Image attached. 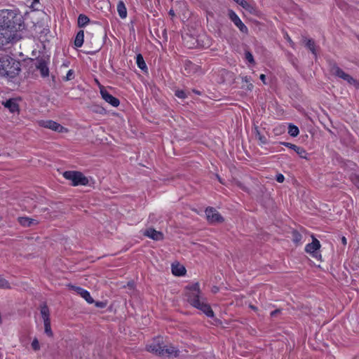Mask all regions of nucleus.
<instances>
[{
  "mask_svg": "<svg viewBox=\"0 0 359 359\" xmlns=\"http://www.w3.org/2000/svg\"><path fill=\"white\" fill-rule=\"evenodd\" d=\"M22 16L13 11H2L0 15V49L21 39L20 27Z\"/></svg>",
  "mask_w": 359,
  "mask_h": 359,
  "instance_id": "1",
  "label": "nucleus"
},
{
  "mask_svg": "<svg viewBox=\"0 0 359 359\" xmlns=\"http://www.w3.org/2000/svg\"><path fill=\"white\" fill-rule=\"evenodd\" d=\"M187 301L191 305L203 311L208 317H213L214 313L210 305L205 302L198 283L187 287Z\"/></svg>",
  "mask_w": 359,
  "mask_h": 359,
  "instance_id": "2",
  "label": "nucleus"
},
{
  "mask_svg": "<svg viewBox=\"0 0 359 359\" xmlns=\"http://www.w3.org/2000/svg\"><path fill=\"white\" fill-rule=\"evenodd\" d=\"M21 70L20 62L8 55H0V76L14 78Z\"/></svg>",
  "mask_w": 359,
  "mask_h": 359,
  "instance_id": "3",
  "label": "nucleus"
},
{
  "mask_svg": "<svg viewBox=\"0 0 359 359\" xmlns=\"http://www.w3.org/2000/svg\"><path fill=\"white\" fill-rule=\"evenodd\" d=\"M330 73L332 75L346 81L348 84L354 86L356 88H359V81L346 73L336 63L331 65Z\"/></svg>",
  "mask_w": 359,
  "mask_h": 359,
  "instance_id": "4",
  "label": "nucleus"
},
{
  "mask_svg": "<svg viewBox=\"0 0 359 359\" xmlns=\"http://www.w3.org/2000/svg\"><path fill=\"white\" fill-rule=\"evenodd\" d=\"M65 179L72 182L73 186L86 185L88 184V180L83 173L79 171H65L63 173Z\"/></svg>",
  "mask_w": 359,
  "mask_h": 359,
  "instance_id": "5",
  "label": "nucleus"
},
{
  "mask_svg": "<svg viewBox=\"0 0 359 359\" xmlns=\"http://www.w3.org/2000/svg\"><path fill=\"white\" fill-rule=\"evenodd\" d=\"M163 348L164 343L162 337H157L154 338L153 341L147 346L148 351L155 353L159 356H163Z\"/></svg>",
  "mask_w": 359,
  "mask_h": 359,
  "instance_id": "6",
  "label": "nucleus"
},
{
  "mask_svg": "<svg viewBox=\"0 0 359 359\" xmlns=\"http://www.w3.org/2000/svg\"><path fill=\"white\" fill-rule=\"evenodd\" d=\"M38 124L43 128H48L58 133H64L67 131V128L52 120H40L38 121Z\"/></svg>",
  "mask_w": 359,
  "mask_h": 359,
  "instance_id": "7",
  "label": "nucleus"
},
{
  "mask_svg": "<svg viewBox=\"0 0 359 359\" xmlns=\"http://www.w3.org/2000/svg\"><path fill=\"white\" fill-rule=\"evenodd\" d=\"M205 215L208 221L211 224L222 223V222H224V218L213 208H207L205 210Z\"/></svg>",
  "mask_w": 359,
  "mask_h": 359,
  "instance_id": "8",
  "label": "nucleus"
},
{
  "mask_svg": "<svg viewBox=\"0 0 359 359\" xmlns=\"http://www.w3.org/2000/svg\"><path fill=\"white\" fill-rule=\"evenodd\" d=\"M229 17L234 25L239 29V30L245 34L248 32V27L243 24L240 18L236 14L235 12L230 10L229 11Z\"/></svg>",
  "mask_w": 359,
  "mask_h": 359,
  "instance_id": "9",
  "label": "nucleus"
},
{
  "mask_svg": "<svg viewBox=\"0 0 359 359\" xmlns=\"http://www.w3.org/2000/svg\"><path fill=\"white\" fill-rule=\"evenodd\" d=\"M100 94L103 100H104L110 104L113 107H118L120 104L119 100L111 94L103 87L100 88Z\"/></svg>",
  "mask_w": 359,
  "mask_h": 359,
  "instance_id": "10",
  "label": "nucleus"
},
{
  "mask_svg": "<svg viewBox=\"0 0 359 359\" xmlns=\"http://www.w3.org/2000/svg\"><path fill=\"white\" fill-rule=\"evenodd\" d=\"M35 66L37 69L40 71L42 77H47L49 75V69L48 63L44 58H38L35 62Z\"/></svg>",
  "mask_w": 359,
  "mask_h": 359,
  "instance_id": "11",
  "label": "nucleus"
},
{
  "mask_svg": "<svg viewBox=\"0 0 359 359\" xmlns=\"http://www.w3.org/2000/svg\"><path fill=\"white\" fill-rule=\"evenodd\" d=\"M18 100H20V97L19 98H11V99L6 100V102H3L2 104L6 108L8 109L10 112H11V113L18 112L19 114L20 109L19 104L18 102Z\"/></svg>",
  "mask_w": 359,
  "mask_h": 359,
  "instance_id": "12",
  "label": "nucleus"
},
{
  "mask_svg": "<svg viewBox=\"0 0 359 359\" xmlns=\"http://www.w3.org/2000/svg\"><path fill=\"white\" fill-rule=\"evenodd\" d=\"M143 235L154 241H162L164 238L163 233L161 231H156L153 228L146 229Z\"/></svg>",
  "mask_w": 359,
  "mask_h": 359,
  "instance_id": "13",
  "label": "nucleus"
},
{
  "mask_svg": "<svg viewBox=\"0 0 359 359\" xmlns=\"http://www.w3.org/2000/svg\"><path fill=\"white\" fill-rule=\"evenodd\" d=\"M280 144L290 149H293V151H294L301 158H306L307 153L303 147H298L290 142H280Z\"/></svg>",
  "mask_w": 359,
  "mask_h": 359,
  "instance_id": "14",
  "label": "nucleus"
},
{
  "mask_svg": "<svg viewBox=\"0 0 359 359\" xmlns=\"http://www.w3.org/2000/svg\"><path fill=\"white\" fill-rule=\"evenodd\" d=\"M320 247V244L318 240L316 238H313V241L309 243L305 247V251L308 253H315L317 250Z\"/></svg>",
  "mask_w": 359,
  "mask_h": 359,
  "instance_id": "15",
  "label": "nucleus"
},
{
  "mask_svg": "<svg viewBox=\"0 0 359 359\" xmlns=\"http://www.w3.org/2000/svg\"><path fill=\"white\" fill-rule=\"evenodd\" d=\"M179 350L172 346H166L164 345V348H163V356L174 355L175 357H177L179 355Z\"/></svg>",
  "mask_w": 359,
  "mask_h": 359,
  "instance_id": "16",
  "label": "nucleus"
},
{
  "mask_svg": "<svg viewBox=\"0 0 359 359\" xmlns=\"http://www.w3.org/2000/svg\"><path fill=\"white\" fill-rule=\"evenodd\" d=\"M172 272L175 276H180L185 274L186 269L182 265L180 264H172Z\"/></svg>",
  "mask_w": 359,
  "mask_h": 359,
  "instance_id": "17",
  "label": "nucleus"
},
{
  "mask_svg": "<svg viewBox=\"0 0 359 359\" xmlns=\"http://www.w3.org/2000/svg\"><path fill=\"white\" fill-rule=\"evenodd\" d=\"M25 4L32 11H39L41 6L39 0H26Z\"/></svg>",
  "mask_w": 359,
  "mask_h": 359,
  "instance_id": "18",
  "label": "nucleus"
},
{
  "mask_svg": "<svg viewBox=\"0 0 359 359\" xmlns=\"http://www.w3.org/2000/svg\"><path fill=\"white\" fill-rule=\"evenodd\" d=\"M117 11L118 13L119 16L121 18H126L127 16V10L125 6V4L123 1H119L117 5Z\"/></svg>",
  "mask_w": 359,
  "mask_h": 359,
  "instance_id": "19",
  "label": "nucleus"
},
{
  "mask_svg": "<svg viewBox=\"0 0 359 359\" xmlns=\"http://www.w3.org/2000/svg\"><path fill=\"white\" fill-rule=\"evenodd\" d=\"M84 32L83 30H80L75 38L74 45L79 48L81 47L83 43Z\"/></svg>",
  "mask_w": 359,
  "mask_h": 359,
  "instance_id": "20",
  "label": "nucleus"
},
{
  "mask_svg": "<svg viewBox=\"0 0 359 359\" xmlns=\"http://www.w3.org/2000/svg\"><path fill=\"white\" fill-rule=\"evenodd\" d=\"M90 22V19L88 16L83 14H80L78 18V26L79 27H83L88 25Z\"/></svg>",
  "mask_w": 359,
  "mask_h": 359,
  "instance_id": "21",
  "label": "nucleus"
},
{
  "mask_svg": "<svg viewBox=\"0 0 359 359\" xmlns=\"http://www.w3.org/2000/svg\"><path fill=\"white\" fill-rule=\"evenodd\" d=\"M136 62L138 66V67L144 70L147 69V65L144 60V58L141 54H138L136 57Z\"/></svg>",
  "mask_w": 359,
  "mask_h": 359,
  "instance_id": "22",
  "label": "nucleus"
},
{
  "mask_svg": "<svg viewBox=\"0 0 359 359\" xmlns=\"http://www.w3.org/2000/svg\"><path fill=\"white\" fill-rule=\"evenodd\" d=\"M41 314L42 316V318L44 321L46 320H50V313H49V309L46 305H43L41 309Z\"/></svg>",
  "mask_w": 359,
  "mask_h": 359,
  "instance_id": "23",
  "label": "nucleus"
},
{
  "mask_svg": "<svg viewBox=\"0 0 359 359\" xmlns=\"http://www.w3.org/2000/svg\"><path fill=\"white\" fill-rule=\"evenodd\" d=\"M236 3L250 12H252L254 9L252 6L245 0H237Z\"/></svg>",
  "mask_w": 359,
  "mask_h": 359,
  "instance_id": "24",
  "label": "nucleus"
},
{
  "mask_svg": "<svg viewBox=\"0 0 359 359\" xmlns=\"http://www.w3.org/2000/svg\"><path fill=\"white\" fill-rule=\"evenodd\" d=\"M305 46L312 52V53L316 55V52L315 49V42L313 39H305Z\"/></svg>",
  "mask_w": 359,
  "mask_h": 359,
  "instance_id": "25",
  "label": "nucleus"
},
{
  "mask_svg": "<svg viewBox=\"0 0 359 359\" xmlns=\"http://www.w3.org/2000/svg\"><path fill=\"white\" fill-rule=\"evenodd\" d=\"M255 133L256 138H257L262 144H266L267 140L266 137L260 133L257 126L255 127Z\"/></svg>",
  "mask_w": 359,
  "mask_h": 359,
  "instance_id": "26",
  "label": "nucleus"
},
{
  "mask_svg": "<svg viewBox=\"0 0 359 359\" xmlns=\"http://www.w3.org/2000/svg\"><path fill=\"white\" fill-rule=\"evenodd\" d=\"M37 224V220L24 217V227L34 226Z\"/></svg>",
  "mask_w": 359,
  "mask_h": 359,
  "instance_id": "27",
  "label": "nucleus"
},
{
  "mask_svg": "<svg viewBox=\"0 0 359 359\" xmlns=\"http://www.w3.org/2000/svg\"><path fill=\"white\" fill-rule=\"evenodd\" d=\"M43 324H44V332L48 337H53V333L52 330H51L50 320L44 321Z\"/></svg>",
  "mask_w": 359,
  "mask_h": 359,
  "instance_id": "28",
  "label": "nucleus"
},
{
  "mask_svg": "<svg viewBox=\"0 0 359 359\" xmlns=\"http://www.w3.org/2000/svg\"><path fill=\"white\" fill-rule=\"evenodd\" d=\"M299 128L296 126L292 125V124L289 125L288 133L292 137H297L299 134Z\"/></svg>",
  "mask_w": 359,
  "mask_h": 359,
  "instance_id": "29",
  "label": "nucleus"
},
{
  "mask_svg": "<svg viewBox=\"0 0 359 359\" xmlns=\"http://www.w3.org/2000/svg\"><path fill=\"white\" fill-rule=\"evenodd\" d=\"M241 79H242L243 83H246L245 89L248 90H252L253 88V85H252V83H250V81H251L250 77H248L247 76H242Z\"/></svg>",
  "mask_w": 359,
  "mask_h": 359,
  "instance_id": "30",
  "label": "nucleus"
},
{
  "mask_svg": "<svg viewBox=\"0 0 359 359\" xmlns=\"http://www.w3.org/2000/svg\"><path fill=\"white\" fill-rule=\"evenodd\" d=\"M81 297H82L89 304H92L94 302L90 293L86 290L81 293Z\"/></svg>",
  "mask_w": 359,
  "mask_h": 359,
  "instance_id": "31",
  "label": "nucleus"
},
{
  "mask_svg": "<svg viewBox=\"0 0 359 359\" xmlns=\"http://www.w3.org/2000/svg\"><path fill=\"white\" fill-rule=\"evenodd\" d=\"M302 238V235L297 231H294L292 232V241L296 244H299L301 243Z\"/></svg>",
  "mask_w": 359,
  "mask_h": 359,
  "instance_id": "32",
  "label": "nucleus"
},
{
  "mask_svg": "<svg viewBox=\"0 0 359 359\" xmlns=\"http://www.w3.org/2000/svg\"><path fill=\"white\" fill-rule=\"evenodd\" d=\"M31 347L33 351H37L40 350V344L37 338H34L31 344Z\"/></svg>",
  "mask_w": 359,
  "mask_h": 359,
  "instance_id": "33",
  "label": "nucleus"
},
{
  "mask_svg": "<svg viewBox=\"0 0 359 359\" xmlns=\"http://www.w3.org/2000/svg\"><path fill=\"white\" fill-rule=\"evenodd\" d=\"M245 57L250 63H251V64L255 63L253 55L250 51H248V50L245 51Z\"/></svg>",
  "mask_w": 359,
  "mask_h": 359,
  "instance_id": "34",
  "label": "nucleus"
},
{
  "mask_svg": "<svg viewBox=\"0 0 359 359\" xmlns=\"http://www.w3.org/2000/svg\"><path fill=\"white\" fill-rule=\"evenodd\" d=\"M9 287L8 282L0 276V288H8Z\"/></svg>",
  "mask_w": 359,
  "mask_h": 359,
  "instance_id": "35",
  "label": "nucleus"
},
{
  "mask_svg": "<svg viewBox=\"0 0 359 359\" xmlns=\"http://www.w3.org/2000/svg\"><path fill=\"white\" fill-rule=\"evenodd\" d=\"M74 72L72 69H69L66 75V76L64 78L65 81H70L72 80L74 77Z\"/></svg>",
  "mask_w": 359,
  "mask_h": 359,
  "instance_id": "36",
  "label": "nucleus"
},
{
  "mask_svg": "<svg viewBox=\"0 0 359 359\" xmlns=\"http://www.w3.org/2000/svg\"><path fill=\"white\" fill-rule=\"evenodd\" d=\"M69 287L70 288H72V290H75L77 292V294H79L80 295H81V293H82L83 291H84V289L79 287H76V286H74V285H69Z\"/></svg>",
  "mask_w": 359,
  "mask_h": 359,
  "instance_id": "37",
  "label": "nucleus"
},
{
  "mask_svg": "<svg viewBox=\"0 0 359 359\" xmlns=\"http://www.w3.org/2000/svg\"><path fill=\"white\" fill-rule=\"evenodd\" d=\"M284 180H285V177H284L283 175L278 174L276 175V181L278 182L282 183V182H283Z\"/></svg>",
  "mask_w": 359,
  "mask_h": 359,
  "instance_id": "38",
  "label": "nucleus"
},
{
  "mask_svg": "<svg viewBox=\"0 0 359 359\" xmlns=\"http://www.w3.org/2000/svg\"><path fill=\"white\" fill-rule=\"evenodd\" d=\"M176 96H177L180 98H184L185 97V93L182 90H178L175 93Z\"/></svg>",
  "mask_w": 359,
  "mask_h": 359,
  "instance_id": "39",
  "label": "nucleus"
},
{
  "mask_svg": "<svg viewBox=\"0 0 359 359\" xmlns=\"http://www.w3.org/2000/svg\"><path fill=\"white\" fill-rule=\"evenodd\" d=\"M280 313V309H276V310L273 311L271 313V317H274V316H276L277 314H278Z\"/></svg>",
  "mask_w": 359,
  "mask_h": 359,
  "instance_id": "40",
  "label": "nucleus"
},
{
  "mask_svg": "<svg viewBox=\"0 0 359 359\" xmlns=\"http://www.w3.org/2000/svg\"><path fill=\"white\" fill-rule=\"evenodd\" d=\"M287 40L288 41V42L290 43V46H293L294 45V42L291 40V39L290 38V36L287 34L286 35V37Z\"/></svg>",
  "mask_w": 359,
  "mask_h": 359,
  "instance_id": "41",
  "label": "nucleus"
},
{
  "mask_svg": "<svg viewBox=\"0 0 359 359\" xmlns=\"http://www.w3.org/2000/svg\"><path fill=\"white\" fill-rule=\"evenodd\" d=\"M259 78L264 83H266V76L264 74H261Z\"/></svg>",
  "mask_w": 359,
  "mask_h": 359,
  "instance_id": "42",
  "label": "nucleus"
},
{
  "mask_svg": "<svg viewBox=\"0 0 359 359\" xmlns=\"http://www.w3.org/2000/svg\"><path fill=\"white\" fill-rule=\"evenodd\" d=\"M95 305L97 307H100V308H102L104 306V303H102V302H96Z\"/></svg>",
  "mask_w": 359,
  "mask_h": 359,
  "instance_id": "43",
  "label": "nucleus"
},
{
  "mask_svg": "<svg viewBox=\"0 0 359 359\" xmlns=\"http://www.w3.org/2000/svg\"><path fill=\"white\" fill-rule=\"evenodd\" d=\"M341 239V242H342V243H343L344 245H346V243H347V241H346V237L342 236Z\"/></svg>",
  "mask_w": 359,
  "mask_h": 359,
  "instance_id": "44",
  "label": "nucleus"
},
{
  "mask_svg": "<svg viewBox=\"0 0 359 359\" xmlns=\"http://www.w3.org/2000/svg\"><path fill=\"white\" fill-rule=\"evenodd\" d=\"M217 291H218V287H214L212 288V292H215H215H217Z\"/></svg>",
  "mask_w": 359,
  "mask_h": 359,
  "instance_id": "45",
  "label": "nucleus"
},
{
  "mask_svg": "<svg viewBox=\"0 0 359 359\" xmlns=\"http://www.w3.org/2000/svg\"><path fill=\"white\" fill-rule=\"evenodd\" d=\"M18 221H19V222H20V224H22V217H18Z\"/></svg>",
  "mask_w": 359,
  "mask_h": 359,
  "instance_id": "46",
  "label": "nucleus"
},
{
  "mask_svg": "<svg viewBox=\"0 0 359 359\" xmlns=\"http://www.w3.org/2000/svg\"><path fill=\"white\" fill-rule=\"evenodd\" d=\"M250 308L253 310H257V308L255 306L250 305Z\"/></svg>",
  "mask_w": 359,
  "mask_h": 359,
  "instance_id": "47",
  "label": "nucleus"
},
{
  "mask_svg": "<svg viewBox=\"0 0 359 359\" xmlns=\"http://www.w3.org/2000/svg\"><path fill=\"white\" fill-rule=\"evenodd\" d=\"M170 15H174V12L172 10H170V12H169Z\"/></svg>",
  "mask_w": 359,
  "mask_h": 359,
  "instance_id": "48",
  "label": "nucleus"
},
{
  "mask_svg": "<svg viewBox=\"0 0 359 359\" xmlns=\"http://www.w3.org/2000/svg\"><path fill=\"white\" fill-rule=\"evenodd\" d=\"M233 1H236V2L237 1V0H233Z\"/></svg>",
  "mask_w": 359,
  "mask_h": 359,
  "instance_id": "49",
  "label": "nucleus"
}]
</instances>
